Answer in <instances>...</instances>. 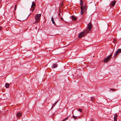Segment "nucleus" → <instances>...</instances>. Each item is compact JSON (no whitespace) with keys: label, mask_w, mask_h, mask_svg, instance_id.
I'll return each mask as SVG.
<instances>
[{"label":"nucleus","mask_w":121,"mask_h":121,"mask_svg":"<svg viewBox=\"0 0 121 121\" xmlns=\"http://www.w3.org/2000/svg\"><path fill=\"white\" fill-rule=\"evenodd\" d=\"M41 16V14H37L35 16V20L33 23L34 24L35 23H38L40 20V17Z\"/></svg>","instance_id":"nucleus-1"},{"label":"nucleus","mask_w":121,"mask_h":121,"mask_svg":"<svg viewBox=\"0 0 121 121\" xmlns=\"http://www.w3.org/2000/svg\"><path fill=\"white\" fill-rule=\"evenodd\" d=\"M88 29L86 30L85 31L87 33H88L89 31L91 30L92 28V25L91 23L90 22L87 25Z\"/></svg>","instance_id":"nucleus-2"},{"label":"nucleus","mask_w":121,"mask_h":121,"mask_svg":"<svg viewBox=\"0 0 121 121\" xmlns=\"http://www.w3.org/2000/svg\"><path fill=\"white\" fill-rule=\"evenodd\" d=\"M121 52V49H118V50L114 53V57H116L119 53Z\"/></svg>","instance_id":"nucleus-3"},{"label":"nucleus","mask_w":121,"mask_h":121,"mask_svg":"<svg viewBox=\"0 0 121 121\" xmlns=\"http://www.w3.org/2000/svg\"><path fill=\"white\" fill-rule=\"evenodd\" d=\"M112 56V55L110 54L109 56H107L105 59L104 60V62L105 63H106L108 61L111 57Z\"/></svg>","instance_id":"nucleus-4"},{"label":"nucleus","mask_w":121,"mask_h":121,"mask_svg":"<svg viewBox=\"0 0 121 121\" xmlns=\"http://www.w3.org/2000/svg\"><path fill=\"white\" fill-rule=\"evenodd\" d=\"M85 33L84 32H82L80 33L78 35L79 38H81L85 35Z\"/></svg>","instance_id":"nucleus-5"},{"label":"nucleus","mask_w":121,"mask_h":121,"mask_svg":"<svg viewBox=\"0 0 121 121\" xmlns=\"http://www.w3.org/2000/svg\"><path fill=\"white\" fill-rule=\"evenodd\" d=\"M57 65L56 64H53L52 68V69H54L57 67Z\"/></svg>","instance_id":"nucleus-6"},{"label":"nucleus","mask_w":121,"mask_h":121,"mask_svg":"<svg viewBox=\"0 0 121 121\" xmlns=\"http://www.w3.org/2000/svg\"><path fill=\"white\" fill-rule=\"evenodd\" d=\"M22 115V113L21 112H19L17 114V117H21Z\"/></svg>","instance_id":"nucleus-7"},{"label":"nucleus","mask_w":121,"mask_h":121,"mask_svg":"<svg viewBox=\"0 0 121 121\" xmlns=\"http://www.w3.org/2000/svg\"><path fill=\"white\" fill-rule=\"evenodd\" d=\"M83 11H86L87 10V7L86 5H84L83 6Z\"/></svg>","instance_id":"nucleus-8"},{"label":"nucleus","mask_w":121,"mask_h":121,"mask_svg":"<svg viewBox=\"0 0 121 121\" xmlns=\"http://www.w3.org/2000/svg\"><path fill=\"white\" fill-rule=\"evenodd\" d=\"M117 115L116 114L114 117V121H117Z\"/></svg>","instance_id":"nucleus-9"},{"label":"nucleus","mask_w":121,"mask_h":121,"mask_svg":"<svg viewBox=\"0 0 121 121\" xmlns=\"http://www.w3.org/2000/svg\"><path fill=\"white\" fill-rule=\"evenodd\" d=\"M51 20H52V23L54 24L56 26H58L56 25V24H55V22H54V19H53V17H52Z\"/></svg>","instance_id":"nucleus-10"},{"label":"nucleus","mask_w":121,"mask_h":121,"mask_svg":"<svg viewBox=\"0 0 121 121\" xmlns=\"http://www.w3.org/2000/svg\"><path fill=\"white\" fill-rule=\"evenodd\" d=\"M36 4L34 1L32 2V5L31 6V7L32 8H33L34 6H35Z\"/></svg>","instance_id":"nucleus-11"},{"label":"nucleus","mask_w":121,"mask_h":121,"mask_svg":"<svg viewBox=\"0 0 121 121\" xmlns=\"http://www.w3.org/2000/svg\"><path fill=\"white\" fill-rule=\"evenodd\" d=\"M72 19L73 20L75 21L77 19L74 16H73L71 17Z\"/></svg>","instance_id":"nucleus-12"},{"label":"nucleus","mask_w":121,"mask_h":121,"mask_svg":"<svg viewBox=\"0 0 121 121\" xmlns=\"http://www.w3.org/2000/svg\"><path fill=\"white\" fill-rule=\"evenodd\" d=\"M116 2V1L115 0L112 2L111 3V5L113 6H114Z\"/></svg>","instance_id":"nucleus-13"},{"label":"nucleus","mask_w":121,"mask_h":121,"mask_svg":"<svg viewBox=\"0 0 121 121\" xmlns=\"http://www.w3.org/2000/svg\"><path fill=\"white\" fill-rule=\"evenodd\" d=\"M5 86L6 88H8L9 86V83H6L5 84Z\"/></svg>","instance_id":"nucleus-14"},{"label":"nucleus","mask_w":121,"mask_h":121,"mask_svg":"<svg viewBox=\"0 0 121 121\" xmlns=\"http://www.w3.org/2000/svg\"><path fill=\"white\" fill-rule=\"evenodd\" d=\"M69 117V116H68L67 117L65 118L62 121H66V120H67L68 119V118Z\"/></svg>","instance_id":"nucleus-15"},{"label":"nucleus","mask_w":121,"mask_h":121,"mask_svg":"<svg viewBox=\"0 0 121 121\" xmlns=\"http://www.w3.org/2000/svg\"><path fill=\"white\" fill-rule=\"evenodd\" d=\"M80 2H81V3H80V5L81 6H82L83 4V1L81 0Z\"/></svg>","instance_id":"nucleus-16"},{"label":"nucleus","mask_w":121,"mask_h":121,"mask_svg":"<svg viewBox=\"0 0 121 121\" xmlns=\"http://www.w3.org/2000/svg\"><path fill=\"white\" fill-rule=\"evenodd\" d=\"M91 99V100L92 101H93V100H94V98L93 97H91L90 98Z\"/></svg>","instance_id":"nucleus-17"},{"label":"nucleus","mask_w":121,"mask_h":121,"mask_svg":"<svg viewBox=\"0 0 121 121\" xmlns=\"http://www.w3.org/2000/svg\"><path fill=\"white\" fill-rule=\"evenodd\" d=\"M58 100L56 101L55 103L53 105V106H54L57 104V103L58 102Z\"/></svg>","instance_id":"nucleus-18"},{"label":"nucleus","mask_w":121,"mask_h":121,"mask_svg":"<svg viewBox=\"0 0 121 121\" xmlns=\"http://www.w3.org/2000/svg\"><path fill=\"white\" fill-rule=\"evenodd\" d=\"M73 118L75 119H76L77 118V117L74 115L73 116Z\"/></svg>","instance_id":"nucleus-19"},{"label":"nucleus","mask_w":121,"mask_h":121,"mask_svg":"<svg viewBox=\"0 0 121 121\" xmlns=\"http://www.w3.org/2000/svg\"><path fill=\"white\" fill-rule=\"evenodd\" d=\"M81 15H83V11L82 10H81Z\"/></svg>","instance_id":"nucleus-20"},{"label":"nucleus","mask_w":121,"mask_h":121,"mask_svg":"<svg viewBox=\"0 0 121 121\" xmlns=\"http://www.w3.org/2000/svg\"><path fill=\"white\" fill-rule=\"evenodd\" d=\"M81 10H82V11H83V6H81Z\"/></svg>","instance_id":"nucleus-21"},{"label":"nucleus","mask_w":121,"mask_h":121,"mask_svg":"<svg viewBox=\"0 0 121 121\" xmlns=\"http://www.w3.org/2000/svg\"><path fill=\"white\" fill-rule=\"evenodd\" d=\"M78 111H79L81 112H82V109H81L79 108L78 109Z\"/></svg>","instance_id":"nucleus-22"},{"label":"nucleus","mask_w":121,"mask_h":121,"mask_svg":"<svg viewBox=\"0 0 121 121\" xmlns=\"http://www.w3.org/2000/svg\"><path fill=\"white\" fill-rule=\"evenodd\" d=\"M116 89H111L110 90H112V91H115L116 90Z\"/></svg>","instance_id":"nucleus-23"},{"label":"nucleus","mask_w":121,"mask_h":121,"mask_svg":"<svg viewBox=\"0 0 121 121\" xmlns=\"http://www.w3.org/2000/svg\"><path fill=\"white\" fill-rule=\"evenodd\" d=\"M90 121H94V120L93 119H91Z\"/></svg>","instance_id":"nucleus-24"},{"label":"nucleus","mask_w":121,"mask_h":121,"mask_svg":"<svg viewBox=\"0 0 121 121\" xmlns=\"http://www.w3.org/2000/svg\"><path fill=\"white\" fill-rule=\"evenodd\" d=\"M59 17L62 20H63V18H62L60 17V16H59Z\"/></svg>","instance_id":"nucleus-25"},{"label":"nucleus","mask_w":121,"mask_h":121,"mask_svg":"<svg viewBox=\"0 0 121 121\" xmlns=\"http://www.w3.org/2000/svg\"><path fill=\"white\" fill-rule=\"evenodd\" d=\"M2 28L0 26V31L1 30Z\"/></svg>","instance_id":"nucleus-26"},{"label":"nucleus","mask_w":121,"mask_h":121,"mask_svg":"<svg viewBox=\"0 0 121 121\" xmlns=\"http://www.w3.org/2000/svg\"><path fill=\"white\" fill-rule=\"evenodd\" d=\"M17 5H16L15 7V10L16 9Z\"/></svg>","instance_id":"nucleus-27"},{"label":"nucleus","mask_w":121,"mask_h":121,"mask_svg":"<svg viewBox=\"0 0 121 121\" xmlns=\"http://www.w3.org/2000/svg\"><path fill=\"white\" fill-rule=\"evenodd\" d=\"M59 16H60V13H59Z\"/></svg>","instance_id":"nucleus-28"},{"label":"nucleus","mask_w":121,"mask_h":121,"mask_svg":"<svg viewBox=\"0 0 121 121\" xmlns=\"http://www.w3.org/2000/svg\"><path fill=\"white\" fill-rule=\"evenodd\" d=\"M35 8H34L33 9V10H32V11H33V10H34V9Z\"/></svg>","instance_id":"nucleus-29"},{"label":"nucleus","mask_w":121,"mask_h":121,"mask_svg":"<svg viewBox=\"0 0 121 121\" xmlns=\"http://www.w3.org/2000/svg\"><path fill=\"white\" fill-rule=\"evenodd\" d=\"M53 106H52V107L51 108V109H52L53 108Z\"/></svg>","instance_id":"nucleus-30"},{"label":"nucleus","mask_w":121,"mask_h":121,"mask_svg":"<svg viewBox=\"0 0 121 121\" xmlns=\"http://www.w3.org/2000/svg\"><path fill=\"white\" fill-rule=\"evenodd\" d=\"M72 113L73 114V111H72Z\"/></svg>","instance_id":"nucleus-31"}]
</instances>
